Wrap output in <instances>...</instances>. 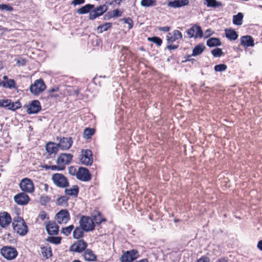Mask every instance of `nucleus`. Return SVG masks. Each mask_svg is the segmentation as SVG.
I'll return each instance as SVG.
<instances>
[{
  "label": "nucleus",
  "instance_id": "nucleus-1",
  "mask_svg": "<svg viewBox=\"0 0 262 262\" xmlns=\"http://www.w3.org/2000/svg\"><path fill=\"white\" fill-rule=\"evenodd\" d=\"M182 33L178 30H174L172 32L168 33L166 35V48L170 51L178 49L179 42L177 41L182 39Z\"/></svg>",
  "mask_w": 262,
  "mask_h": 262
},
{
  "label": "nucleus",
  "instance_id": "nucleus-2",
  "mask_svg": "<svg viewBox=\"0 0 262 262\" xmlns=\"http://www.w3.org/2000/svg\"><path fill=\"white\" fill-rule=\"evenodd\" d=\"M12 226L14 232L20 236L25 235L28 232V227L23 217L17 216L13 218Z\"/></svg>",
  "mask_w": 262,
  "mask_h": 262
},
{
  "label": "nucleus",
  "instance_id": "nucleus-3",
  "mask_svg": "<svg viewBox=\"0 0 262 262\" xmlns=\"http://www.w3.org/2000/svg\"><path fill=\"white\" fill-rule=\"evenodd\" d=\"M73 155L71 154H60L56 160L57 171L63 170L66 165L69 164L72 160Z\"/></svg>",
  "mask_w": 262,
  "mask_h": 262
},
{
  "label": "nucleus",
  "instance_id": "nucleus-4",
  "mask_svg": "<svg viewBox=\"0 0 262 262\" xmlns=\"http://www.w3.org/2000/svg\"><path fill=\"white\" fill-rule=\"evenodd\" d=\"M51 180L55 186L59 188H67L69 186L68 179L63 174L55 173L52 174Z\"/></svg>",
  "mask_w": 262,
  "mask_h": 262
},
{
  "label": "nucleus",
  "instance_id": "nucleus-5",
  "mask_svg": "<svg viewBox=\"0 0 262 262\" xmlns=\"http://www.w3.org/2000/svg\"><path fill=\"white\" fill-rule=\"evenodd\" d=\"M79 224L83 228L85 232L92 231L95 228L94 221L89 216L82 215L79 221Z\"/></svg>",
  "mask_w": 262,
  "mask_h": 262
},
{
  "label": "nucleus",
  "instance_id": "nucleus-6",
  "mask_svg": "<svg viewBox=\"0 0 262 262\" xmlns=\"http://www.w3.org/2000/svg\"><path fill=\"white\" fill-rule=\"evenodd\" d=\"M88 246V243L83 239H77L70 246L69 251L73 253H82Z\"/></svg>",
  "mask_w": 262,
  "mask_h": 262
},
{
  "label": "nucleus",
  "instance_id": "nucleus-7",
  "mask_svg": "<svg viewBox=\"0 0 262 262\" xmlns=\"http://www.w3.org/2000/svg\"><path fill=\"white\" fill-rule=\"evenodd\" d=\"M22 192L32 193L34 192L35 186L32 180L28 178H23L19 184Z\"/></svg>",
  "mask_w": 262,
  "mask_h": 262
},
{
  "label": "nucleus",
  "instance_id": "nucleus-8",
  "mask_svg": "<svg viewBox=\"0 0 262 262\" xmlns=\"http://www.w3.org/2000/svg\"><path fill=\"white\" fill-rule=\"evenodd\" d=\"M139 256V253L137 250L132 249L123 252L120 259L121 262H133Z\"/></svg>",
  "mask_w": 262,
  "mask_h": 262
},
{
  "label": "nucleus",
  "instance_id": "nucleus-9",
  "mask_svg": "<svg viewBox=\"0 0 262 262\" xmlns=\"http://www.w3.org/2000/svg\"><path fill=\"white\" fill-rule=\"evenodd\" d=\"M79 161L82 165H91L93 162L92 151L90 149H82Z\"/></svg>",
  "mask_w": 262,
  "mask_h": 262
},
{
  "label": "nucleus",
  "instance_id": "nucleus-10",
  "mask_svg": "<svg viewBox=\"0 0 262 262\" xmlns=\"http://www.w3.org/2000/svg\"><path fill=\"white\" fill-rule=\"evenodd\" d=\"M46 85L42 79H39L34 81L30 85V91L35 95H38L45 90Z\"/></svg>",
  "mask_w": 262,
  "mask_h": 262
},
{
  "label": "nucleus",
  "instance_id": "nucleus-11",
  "mask_svg": "<svg viewBox=\"0 0 262 262\" xmlns=\"http://www.w3.org/2000/svg\"><path fill=\"white\" fill-rule=\"evenodd\" d=\"M2 255L6 259L11 260L14 259L17 255L18 252L14 247L5 246L1 249Z\"/></svg>",
  "mask_w": 262,
  "mask_h": 262
},
{
  "label": "nucleus",
  "instance_id": "nucleus-12",
  "mask_svg": "<svg viewBox=\"0 0 262 262\" xmlns=\"http://www.w3.org/2000/svg\"><path fill=\"white\" fill-rule=\"evenodd\" d=\"M186 33L190 38H202L203 36V32L201 27L196 24L193 25L186 31Z\"/></svg>",
  "mask_w": 262,
  "mask_h": 262
},
{
  "label": "nucleus",
  "instance_id": "nucleus-13",
  "mask_svg": "<svg viewBox=\"0 0 262 262\" xmlns=\"http://www.w3.org/2000/svg\"><path fill=\"white\" fill-rule=\"evenodd\" d=\"M56 140L58 141V143H57L59 148L66 150H68L71 148L73 144V140L71 137H59L56 138Z\"/></svg>",
  "mask_w": 262,
  "mask_h": 262
},
{
  "label": "nucleus",
  "instance_id": "nucleus-14",
  "mask_svg": "<svg viewBox=\"0 0 262 262\" xmlns=\"http://www.w3.org/2000/svg\"><path fill=\"white\" fill-rule=\"evenodd\" d=\"M12 221L13 220L9 213L6 211L0 212V227L1 228L7 229L11 223L12 224Z\"/></svg>",
  "mask_w": 262,
  "mask_h": 262
},
{
  "label": "nucleus",
  "instance_id": "nucleus-15",
  "mask_svg": "<svg viewBox=\"0 0 262 262\" xmlns=\"http://www.w3.org/2000/svg\"><path fill=\"white\" fill-rule=\"evenodd\" d=\"M77 179L83 182H88L92 179V175L89 169L83 167H80L77 170Z\"/></svg>",
  "mask_w": 262,
  "mask_h": 262
},
{
  "label": "nucleus",
  "instance_id": "nucleus-16",
  "mask_svg": "<svg viewBox=\"0 0 262 262\" xmlns=\"http://www.w3.org/2000/svg\"><path fill=\"white\" fill-rule=\"evenodd\" d=\"M55 218L59 224H67L71 219L70 213L67 209L60 210L56 214Z\"/></svg>",
  "mask_w": 262,
  "mask_h": 262
},
{
  "label": "nucleus",
  "instance_id": "nucleus-17",
  "mask_svg": "<svg viewBox=\"0 0 262 262\" xmlns=\"http://www.w3.org/2000/svg\"><path fill=\"white\" fill-rule=\"evenodd\" d=\"M14 200L19 205H26L30 202V198L26 193L21 192L14 195Z\"/></svg>",
  "mask_w": 262,
  "mask_h": 262
},
{
  "label": "nucleus",
  "instance_id": "nucleus-18",
  "mask_svg": "<svg viewBox=\"0 0 262 262\" xmlns=\"http://www.w3.org/2000/svg\"><path fill=\"white\" fill-rule=\"evenodd\" d=\"M46 229L48 233L51 235H57L59 232V226L54 221H49L47 222Z\"/></svg>",
  "mask_w": 262,
  "mask_h": 262
},
{
  "label": "nucleus",
  "instance_id": "nucleus-19",
  "mask_svg": "<svg viewBox=\"0 0 262 262\" xmlns=\"http://www.w3.org/2000/svg\"><path fill=\"white\" fill-rule=\"evenodd\" d=\"M108 9V7L105 5H100L96 8L89 15L90 19L93 20L96 18L102 15Z\"/></svg>",
  "mask_w": 262,
  "mask_h": 262
},
{
  "label": "nucleus",
  "instance_id": "nucleus-20",
  "mask_svg": "<svg viewBox=\"0 0 262 262\" xmlns=\"http://www.w3.org/2000/svg\"><path fill=\"white\" fill-rule=\"evenodd\" d=\"M2 103L4 105L3 107H7L8 110L14 111L21 107V104L19 101L13 102L10 99H2Z\"/></svg>",
  "mask_w": 262,
  "mask_h": 262
},
{
  "label": "nucleus",
  "instance_id": "nucleus-21",
  "mask_svg": "<svg viewBox=\"0 0 262 262\" xmlns=\"http://www.w3.org/2000/svg\"><path fill=\"white\" fill-rule=\"evenodd\" d=\"M27 107V112L28 114H36L41 109L40 103L37 100H33Z\"/></svg>",
  "mask_w": 262,
  "mask_h": 262
},
{
  "label": "nucleus",
  "instance_id": "nucleus-22",
  "mask_svg": "<svg viewBox=\"0 0 262 262\" xmlns=\"http://www.w3.org/2000/svg\"><path fill=\"white\" fill-rule=\"evenodd\" d=\"M46 150L50 157H55L59 150L57 143L53 142H49L46 145Z\"/></svg>",
  "mask_w": 262,
  "mask_h": 262
},
{
  "label": "nucleus",
  "instance_id": "nucleus-23",
  "mask_svg": "<svg viewBox=\"0 0 262 262\" xmlns=\"http://www.w3.org/2000/svg\"><path fill=\"white\" fill-rule=\"evenodd\" d=\"M82 257L85 261L94 262L97 260V256L91 249L86 248L82 253Z\"/></svg>",
  "mask_w": 262,
  "mask_h": 262
},
{
  "label": "nucleus",
  "instance_id": "nucleus-24",
  "mask_svg": "<svg viewBox=\"0 0 262 262\" xmlns=\"http://www.w3.org/2000/svg\"><path fill=\"white\" fill-rule=\"evenodd\" d=\"M241 45L245 48L254 46V41L250 35L243 36L240 38Z\"/></svg>",
  "mask_w": 262,
  "mask_h": 262
},
{
  "label": "nucleus",
  "instance_id": "nucleus-25",
  "mask_svg": "<svg viewBox=\"0 0 262 262\" xmlns=\"http://www.w3.org/2000/svg\"><path fill=\"white\" fill-rule=\"evenodd\" d=\"M64 188V194L66 196H71L73 198H77L78 196L79 191V188L78 186L75 185H73L72 187H67Z\"/></svg>",
  "mask_w": 262,
  "mask_h": 262
},
{
  "label": "nucleus",
  "instance_id": "nucleus-26",
  "mask_svg": "<svg viewBox=\"0 0 262 262\" xmlns=\"http://www.w3.org/2000/svg\"><path fill=\"white\" fill-rule=\"evenodd\" d=\"M40 253L43 257L48 259L52 256V249L49 244L42 245L40 247Z\"/></svg>",
  "mask_w": 262,
  "mask_h": 262
},
{
  "label": "nucleus",
  "instance_id": "nucleus-27",
  "mask_svg": "<svg viewBox=\"0 0 262 262\" xmlns=\"http://www.w3.org/2000/svg\"><path fill=\"white\" fill-rule=\"evenodd\" d=\"M189 3V0H174L169 1L167 3V6L169 7L176 8L188 5Z\"/></svg>",
  "mask_w": 262,
  "mask_h": 262
},
{
  "label": "nucleus",
  "instance_id": "nucleus-28",
  "mask_svg": "<svg viewBox=\"0 0 262 262\" xmlns=\"http://www.w3.org/2000/svg\"><path fill=\"white\" fill-rule=\"evenodd\" d=\"M85 231L80 225L74 227L73 231V237L76 239H81L84 236Z\"/></svg>",
  "mask_w": 262,
  "mask_h": 262
},
{
  "label": "nucleus",
  "instance_id": "nucleus-29",
  "mask_svg": "<svg viewBox=\"0 0 262 262\" xmlns=\"http://www.w3.org/2000/svg\"><path fill=\"white\" fill-rule=\"evenodd\" d=\"M123 12L122 9H115L112 11H110L106 13L104 15V18L105 19H110L113 17H118L122 16Z\"/></svg>",
  "mask_w": 262,
  "mask_h": 262
},
{
  "label": "nucleus",
  "instance_id": "nucleus-30",
  "mask_svg": "<svg viewBox=\"0 0 262 262\" xmlns=\"http://www.w3.org/2000/svg\"><path fill=\"white\" fill-rule=\"evenodd\" d=\"M92 216L93 217L92 219L95 223V225H99L101 223L106 221V219L103 216L102 213L98 211H94Z\"/></svg>",
  "mask_w": 262,
  "mask_h": 262
},
{
  "label": "nucleus",
  "instance_id": "nucleus-31",
  "mask_svg": "<svg viewBox=\"0 0 262 262\" xmlns=\"http://www.w3.org/2000/svg\"><path fill=\"white\" fill-rule=\"evenodd\" d=\"M16 82L14 79H9L8 80L2 81L0 82V85L7 89H16Z\"/></svg>",
  "mask_w": 262,
  "mask_h": 262
},
{
  "label": "nucleus",
  "instance_id": "nucleus-32",
  "mask_svg": "<svg viewBox=\"0 0 262 262\" xmlns=\"http://www.w3.org/2000/svg\"><path fill=\"white\" fill-rule=\"evenodd\" d=\"M225 34L226 37L230 40H235L238 36L237 33L232 29H226Z\"/></svg>",
  "mask_w": 262,
  "mask_h": 262
},
{
  "label": "nucleus",
  "instance_id": "nucleus-33",
  "mask_svg": "<svg viewBox=\"0 0 262 262\" xmlns=\"http://www.w3.org/2000/svg\"><path fill=\"white\" fill-rule=\"evenodd\" d=\"M205 46L203 43H199L197 45L192 51V53L191 56H196L197 55H200L205 50Z\"/></svg>",
  "mask_w": 262,
  "mask_h": 262
},
{
  "label": "nucleus",
  "instance_id": "nucleus-34",
  "mask_svg": "<svg viewBox=\"0 0 262 262\" xmlns=\"http://www.w3.org/2000/svg\"><path fill=\"white\" fill-rule=\"evenodd\" d=\"M204 4L206 5L208 7H211L216 8L222 6V3L221 2H218L216 0H205Z\"/></svg>",
  "mask_w": 262,
  "mask_h": 262
},
{
  "label": "nucleus",
  "instance_id": "nucleus-35",
  "mask_svg": "<svg viewBox=\"0 0 262 262\" xmlns=\"http://www.w3.org/2000/svg\"><path fill=\"white\" fill-rule=\"evenodd\" d=\"M112 27V23H105L97 27L96 30L99 34L102 33L104 31H107Z\"/></svg>",
  "mask_w": 262,
  "mask_h": 262
},
{
  "label": "nucleus",
  "instance_id": "nucleus-36",
  "mask_svg": "<svg viewBox=\"0 0 262 262\" xmlns=\"http://www.w3.org/2000/svg\"><path fill=\"white\" fill-rule=\"evenodd\" d=\"M206 44L209 47H213L221 46V42L219 38L212 37L207 40Z\"/></svg>",
  "mask_w": 262,
  "mask_h": 262
},
{
  "label": "nucleus",
  "instance_id": "nucleus-37",
  "mask_svg": "<svg viewBox=\"0 0 262 262\" xmlns=\"http://www.w3.org/2000/svg\"><path fill=\"white\" fill-rule=\"evenodd\" d=\"M94 8V5L92 4H86L77 10V13L80 14H86Z\"/></svg>",
  "mask_w": 262,
  "mask_h": 262
},
{
  "label": "nucleus",
  "instance_id": "nucleus-38",
  "mask_svg": "<svg viewBox=\"0 0 262 262\" xmlns=\"http://www.w3.org/2000/svg\"><path fill=\"white\" fill-rule=\"evenodd\" d=\"M95 133V129L93 128H86L84 129L83 133V137L85 139H91L92 136Z\"/></svg>",
  "mask_w": 262,
  "mask_h": 262
},
{
  "label": "nucleus",
  "instance_id": "nucleus-39",
  "mask_svg": "<svg viewBox=\"0 0 262 262\" xmlns=\"http://www.w3.org/2000/svg\"><path fill=\"white\" fill-rule=\"evenodd\" d=\"M243 14L239 12L233 16V23L235 25H241L243 23Z\"/></svg>",
  "mask_w": 262,
  "mask_h": 262
},
{
  "label": "nucleus",
  "instance_id": "nucleus-40",
  "mask_svg": "<svg viewBox=\"0 0 262 262\" xmlns=\"http://www.w3.org/2000/svg\"><path fill=\"white\" fill-rule=\"evenodd\" d=\"M69 199L66 195L60 196L57 199L56 203L59 206H67L68 205Z\"/></svg>",
  "mask_w": 262,
  "mask_h": 262
},
{
  "label": "nucleus",
  "instance_id": "nucleus-41",
  "mask_svg": "<svg viewBox=\"0 0 262 262\" xmlns=\"http://www.w3.org/2000/svg\"><path fill=\"white\" fill-rule=\"evenodd\" d=\"M74 226L70 225L69 226L62 228L61 229V233L63 234L66 236L70 235L72 232L73 231Z\"/></svg>",
  "mask_w": 262,
  "mask_h": 262
},
{
  "label": "nucleus",
  "instance_id": "nucleus-42",
  "mask_svg": "<svg viewBox=\"0 0 262 262\" xmlns=\"http://www.w3.org/2000/svg\"><path fill=\"white\" fill-rule=\"evenodd\" d=\"M59 88L58 86H54L48 90L49 96L51 98H57L59 95L56 93L59 91Z\"/></svg>",
  "mask_w": 262,
  "mask_h": 262
},
{
  "label": "nucleus",
  "instance_id": "nucleus-43",
  "mask_svg": "<svg viewBox=\"0 0 262 262\" xmlns=\"http://www.w3.org/2000/svg\"><path fill=\"white\" fill-rule=\"evenodd\" d=\"M140 4L144 7H153L156 5V0H141Z\"/></svg>",
  "mask_w": 262,
  "mask_h": 262
},
{
  "label": "nucleus",
  "instance_id": "nucleus-44",
  "mask_svg": "<svg viewBox=\"0 0 262 262\" xmlns=\"http://www.w3.org/2000/svg\"><path fill=\"white\" fill-rule=\"evenodd\" d=\"M61 239L62 238L59 236H50L48 237V238H47V241L52 244L58 245L60 244Z\"/></svg>",
  "mask_w": 262,
  "mask_h": 262
},
{
  "label": "nucleus",
  "instance_id": "nucleus-45",
  "mask_svg": "<svg viewBox=\"0 0 262 262\" xmlns=\"http://www.w3.org/2000/svg\"><path fill=\"white\" fill-rule=\"evenodd\" d=\"M50 197L47 195H42L39 198V203L42 205H46L50 202Z\"/></svg>",
  "mask_w": 262,
  "mask_h": 262
},
{
  "label": "nucleus",
  "instance_id": "nucleus-46",
  "mask_svg": "<svg viewBox=\"0 0 262 262\" xmlns=\"http://www.w3.org/2000/svg\"><path fill=\"white\" fill-rule=\"evenodd\" d=\"M147 39L156 43L158 46H160L162 43V40L160 37L157 36L148 37Z\"/></svg>",
  "mask_w": 262,
  "mask_h": 262
},
{
  "label": "nucleus",
  "instance_id": "nucleus-47",
  "mask_svg": "<svg viewBox=\"0 0 262 262\" xmlns=\"http://www.w3.org/2000/svg\"><path fill=\"white\" fill-rule=\"evenodd\" d=\"M227 66L225 64H219L214 66V69L216 72H223L227 70Z\"/></svg>",
  "mask_w": 262,
  "mask_h": 262
},
{
  "label": "nucleus",
  "instance_id": "nucleus-48",
  "mask_svg": "<svg viewBox=\"0 0 262 262\" xmlns=\"http://www.w3.org/2000/svg\"><path fill=\"white\" fill-rule=\"evenodd\" d=\"M211 54L216 57H221L223 55L222 50L220 48H216L211 51Z\"/></svg>",
  "mask_w": 262,
  "mask_h": 262
},
{
  "label": "nucleus",
  "instance_id": "nucleus-49",
  "mask_svg": "<svg viewBox=\"0 0 262 262\" xmlns=\"http://www.w3.org/2000/svg\"><path fill=\"white\" fill-rule=\"evenodd\" d=\"M41 167L45 170L51 169L52 170H57V167L56 165H49L46 164L41 165Z\"/></svg>",
  "mask_w": 262,
  "mask_h": 262
},
{
  "label": "nucleus",
  "instance_id": "nucleus-50",
  "mask_svg": "<svg viewBox=\"0 0 262 262\" xmlns=\"http://www.w3.org/2000/svg\"><path fill=\"white\" fill-rule=\"evenodd\" d=\"M0 9L2 10H5L9 11H12L13 10V8L9 5L1 4L0 5Z\"/></svg>",
  "mask_w": 262,
  "mask_h": 262
},
{
  "label": "nucleus",
  "instance_id": "nucleus-51",
  "mask_svg": "<svg viewBox=\"0 0 262 262\" xmlns=\"http://www.w3.org/2000/svg\"><path fill=\"white\" fill-rule=\"evenodd\" d=\"M122 20L124 21L125 24H127L129 25V29H130L133 27V21L130 18H123Z\"/></svg>",
  "mask_w": 262,
  "mask_h": 262
},
{
  "label": "nucleus",
  "instance_id": "nucleus-52",
  "mask_svg": "<svg viewBox=\"0 0 262 262\" xmlns=\"http://www.w3.org/2000/svg\"><path fill=\"white\" fill-rule=\"evenodd\" d=\"M69 172L72 176H76L77 177V170L74 166H70L69 167Z\"/></svg>",
  "mask_w": 262,
  "mask_h": 262
},
{
  "label": "nucleus",
  "instance_id": "nucleus-53",
  "mask_svg": "<svg viewBox=\"0 0 262 262\" xmlns=\"http://www.w3.org/2000/svg\"><path fill=\"white\" fill-rule=\"evenodd\" d=\"M38 217L42 221L45 220L46 218L49 219L47 213L45 211H41L40 212L38 215Z\"/></svg>",
  "mask_w": 262,
  "mask_h": 262
},
{
  "label": "nucleus",
  "instance_id": "nucleus-54",
  "mask_svg": "<svg viewBox=\"0 0 262 262\" xmlns=\"http://www.w3.org/2000/svg\"><path fill=\"white\" fill-rule=\"evenodd\" d=\"M196 262H210V259L207 256H202L197 259Z\"/></svg>",
  "mask_w": 262,
  "mask_h": 262
},
{
  "label": "nucleus",
  "instance_id": "nucleus-55",
  "mask_svg": "<svg viewBox=\"0 0 262 262\" xmlns=\"http://www.w3.org/2000/svg\"><path fill=\"white\" fill-rule=\"evenodd\" d=\"M26 62H27V60L25 59H24L22 58H20L17 60V63L19 66H24L26 64Z\"/></svg>",
  "mask_w": 262,
  "mask_h": 262
},
{
  "label": "nucleus",
  "instance_id": "nucleus-56",
  "mask_svg": "<svg viewBox=\"0 0 262 262\" xmlns=\"http://www.w3.org/2000/svg\"><path fill=\"white\" fill-rule=\"evenodd\" d=\"M214 33V32L211 29H207L205 32V38H208Z\"/></svg>",
  "mask_w": 262,
  "mask_h": 262
},
{
  "label": "nucleus",
  "instance_id": "nucleus-57",
  "mask_svg": "<svg viewBox=\"0 0 262 262\" xmlns=\"http://www.w3.org/2000/svg\"><path fill=\"white\" fill-rule=\"evenodd\" d=\"M85 0H73L72 2V4L74 6H76L77 5L83 4Z\"/></svg>",
  "mask_w": 262,
  "mask_h": 262
},
{
  "label": "nucleus",
  "instance_id": "nucleus-58",
  "mask_svg": "<svg viewBox=\"0 0 262 262\" xmlns=\"http://www.w3.org/2000/svg\"><path fill=\"white\" fill-rule=\"evenodd\" d=\"M170 28L168 26H164L162 27H160L159 30L160 31H162L163 32H168L170 30Z\"/></svg>",
  "mask_w": 262,
  "mask_h": 262
},
{
  "label": "nucleus",
  "instance_id": "nucleus-59",
  "mask_svg": "<svg viewBox=\"0 0 262 262\" xmlns=\"http://www.w3.org/2000/svg\"><path fill=\"white\" fill-rule=\"evenodd\" d=\"M216 262H228V258L226 257H223L219 259Z\"/></svg>",
  "mask_w": 262,
  "mask_h": 262
},
{
  "label": "nucleus",
  "instance_id": "nucleus-60",
  "mask_svg": "<svg viewBox=\"0 0 262 262\" xmlns=\"http://www.w3.org/2000/svg\"><path fill=\"white\" fill-rule=\"evenodd\" d=\"M257 247L260 251H262V240L258 242Z\"/></svg>",
  "mask_w": 262,
  "mask_h": 262
},
{
  "label": "nucleus",
  "instance_id": "nucleus-61",
  "mask_svg": "<svg viewBox=\"0 0 262 262\" xmlns=\"http://www.w3.org/2000/svg\"><path fill=\"white\" fill-rule=\"evenodd\" d=\"M135 262H148V260L147 258H143L139 260H136Z\"/></svg>",
  "mask_w": 262,
  "mask_h": 262
},
{
  "label": "nucleus",
  "instance_id": "nucleus-62",
  "mask_svg": "<svg viewBox=\"0 0 262 262\" xmlns=\"http://www.w3.org/2000/svg\"><path fill=\"white\" fill-rule=\"evenodd\" d=\"M121 2H122V0H115V1L114 2V3H115L118 5H120Z\"/></svg>",
  "mask_w": 262,
  "mask_h": 262
},
{
  "label": "nucleus",
  "instance_id": "nucleus-63",
  "mask_svg": "<svg viewBox=\"0 0 262 262\" xmlns=\"http://www.w3.org/2000/svg\"><path fill=\"white\" fill-rule=\"evenodd\" d=\"M80 91V89H77L76 90L74 91L75 94H76V95H78V94L79 93Z\"/></svg>",
  "mask_w": 262,
  "mask_h": 262
},
{
  "label": "nucleus",
  "instance_id": "nucleus-64",
  "mask_svg": "<svg viewBox=\"0 0 262 262\" xmlns=\"http://www.w3.org/2000/svg\"><path fill=\"white\" fill-rule=\"evenodd\" d=\"M3 79H4L3 81H6V80H8L9 79L8 78L7 76L5 75L3 76Z\"/></svg>",
  "mask_w": 262,
  "mask_h": 262
}]
</instances>
